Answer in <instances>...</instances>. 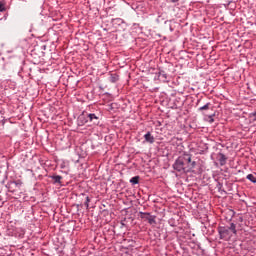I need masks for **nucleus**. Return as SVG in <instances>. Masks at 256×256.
I'll use <instances>...</instances> for the list:
<instances>
[{"instance_id":"obj_1","label":"nucleus","mask_w":256,"mask_h":256,"mask_svg":"<svg viewBox=\"0 0 256 256\" xmlns=\"http://www.w3.org/2000/svg\"><path fill=\"white\" fill-rule=\"evenodd\" d=\"M140 219H144L145 221H148L149 225H157V219L156 216H152L148 212H140Z\"/></svg>"},{"instance_id":"obj_2","label":"nucleus","mask_w":256,"mask_h":256,"mask_svg":"<svg viewBox=\"0 0 256 256\" xmlns=\"http://www.w3.org/2000/svg\"><path fill=\"white\" fill-rule=\"evenodd\" d=\"M218 231H219L220 239H231L232 235L229 230V227H220Z\"/></svg>"},{"instance_id":"obj_3","label":"nucleus","mask_w":256,"mask_h":256,"mask_svg":"<svg viewBox=\"0 0 256 256\" xmlns=\"http://www.w3.org/2000/svg\"><path fill=\"white\" fill-rule=\"evenodd\" d=\"M173 167H174L175 171H179V172L185 171V162H184L183 158H182V157H179V158L175 161Z\"/></svg>"},{"instance_id":"obj_4","label":"nucleus","mask_w":256,"mask_h":256,"mask_svg":"<svg viewBox=\"0 0 256 256\" xmlns=\"http://www.w3.org/2000/svg\"><path fill=\"white\" fill-rule=\"evenodd\" d=\"M184 164L187 163L188 167L190 169H195V166L197 165V162L191 160V154L185 153L182 157Z\"/></svg>"},{"instance_id":"obj_5","label":"nucleus","mask_w":256,"mask_h":256,"mask_svg":"<svg viewBox=\"0 0 256 256\" xmlns=\"http://www.w3.org/2000/svg\"><path fill=\"white\" fill-rule=\"evenodd\" d=\"M218 161H219L221 167H223V165H226V163H227V156H225V154H223V153H219Z\"/></svg>"},{"instance_id":"obj_6","label":"nucleus","mask_w":256,"mask_h":256,"mask_svg":"<svg viewBox=\"0 0 256 256\" xmlns=\"http://www.w3.org/2000/svg\"><path fill=\"white\" fill-rule=\"evenodd\" d=\"M88 118L91 123H94V125H97V123H99V117H97V115L95 114H88Z\"/></svg>"},{"instance_id":"obj_7","label":"nucleus","mask_w":256,"mask_h":256,"mask_svg":"<svg viewBox=\"0 0 256 256\" xmlns=\"http://www.w3.org/2000/svg\"><path fill=\"white\" fill-rule=\"evenodd\" d=\"M145 141H147V143H155V137H153V135H151V132H148L147 134L144 135Z\"/></svg>"},{"instance_id":"obj_8","label":"nucleus","mask_w":256,"mask_h":256,"mask_svg":"<svg viewBox=\"0 0 256 256\" xmlns=\"http://www.w3.org/2000/svg\"><path fill=\"white\" fill-rule=\"evenodd\" d=\"M230 233H233L234 235H237V228L234 223H231L230 226L228 227Z\"/></svg>"},{"instance_id":"obj_9","label":"nucleus","mask_w":256,"mask_h":256,"mask_svg":"<svg viewBox=\"0 0 256 256\" xmlns=\"http://www.w3.org/2000/svg\"><path fill=\"white\" fill-rule=\"evenodd\" d=\"M246 179H248V181H251L252 183H256V177L253 174H248L246 176Z\"/></svg>"},{"instance_id":"obj_10","label":"nucleus","mask_w":256,"mask_h":256,"mask_svg":"<svg viewBox=\"0 0 256 256\" xmlns=\"http://www.w3.org/2000/svg\"><path fill=\"white\" fill-rule=\"evenodd\" d=\"M52 179H53L54 183H61V179H63V177L56 175V176H52Z\"/></svg>"},{"instance_id":"obj_11","label":"nucleus","mask_w":256,"mask_h":256,"mask_svg":"<svg viewBox=\"0 0 256 256\" xmlns=\"http://www.w3.org/2000/svg\"><path fill=\"white\" fill-rule=\"evenodd\" d=\"M130 183H133V185H137V183H139V176L132 177Z\"/></svg>"},{"instance_id":"obj_12","label":"nucleus","mask_w":256,"mask_h":256,"mask_svg":"<svg viewBox=\"0 0 256 256\" xmlns=\"http://www.w3.org/2000/svg\"><path fill=\"white\" fill-rule=\"evenodd\" d=\"M211 107V103H207L206 105L199 108V111H207Z\"/></svg>"},{"instance_id":"obj_13","label":"nucleus","mask_w":256,"mask_h":256,"mask_svg":"<svg viewBox=\"0 0 256 256\" xmlns=\"http://www.w3.org/2000/svg\"><path fill=\"white\" fill-rule=\"evenodd\" d=\"M89 203H91V199L89 198V196L86 197V201L84 203L86 209H89Z\"/></svg>"},{"instance_id":"obj_14","label":"nucleus","mask_w":256,"mask_h":256,"mask_svg":"<svg viewBox=\"0 0 256 256\" xmlns=\"http://www.w3.org/2000/svg\"><path fill=\"white\" fill-rule=\"evenodd\" d=\"M5 11V3L0 1V12Z\"/></svg>"},{"instance_id":"obj_15","label":"nucleus","mask_w":256,"mask_h":256,"mask_svg":"<svg viewBox=\"0 0 256 256\" xmlns=\"http://www.w3.org/2000/svg\"><path fill=\"white\" fill-rule=\"evenodd\" d=\"M170 3H179V0H168Z\"/></svg>"},{"instance_id":"obj_16","label":"nucleus","mask_w":256,"mask_h":256,"mask_svg":"<svg viewBox=\"0 0 256 256\" xmlns=\"http://www.w3.org/2000/svg\"><path fill=\"white\" fill-rule=\"evenodd\" d=\"M254 121H256V113L253 114Z\"/></svg>"},{"instance_id":"obj_17","label":"nucleus","mask_w":256,"mask_h":256,"mask_svg":"<svg viewBox=\"0 0 256 256\" xmlns=\"http://www.w3.org/2000/svg\"><path fill=\"white\" fill-rule=\"evenodd\" d=\"M79 119H83V116H80Z\"/></svg>"}]
</instances>
